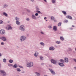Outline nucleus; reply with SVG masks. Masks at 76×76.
<instances>
[{
    "label": "nucleus",
    "instance_id": "obj_1",
    "mask_svg": "<svg viewBox=\"0 0 76 76\" xmlns=\"http://www.w3.org/2000/svg\"><path fill=\"white\" fill-rule=\"evenodd\" d=\"M19 29L20 31H24L25 30V26L24 25H21V26H20Z\"/></svg>",
    "mask_w": 76,
    "mask_h": 76
},
{
    "label": "nucleus",
    "instance_id": "obj_2",
    "mask_svg": "<svg viewBox=\"0 0 76 76\" xmlns=\"http://www.w3.org/2000/svg\"><path fill=\"white\" fill-rule=\"evenodd\" d=\"M26 65L27 67H31L34 66V63L32 62H29Z\"/></svg>",
    "mask_w": 76,
    "mask_h": 76
},
{
    "label": "nucleus",
    "instance_id": "obj_3",
    "mask_svg": "<svg viewBox=\"0 0 76 76\" xmlns=\"http://www.w3.org/2000/svg\"><path fill=\"white\" fill-rule=\"evenodd\" d=\"M0 72L1 73V75H2L3 76H6L7 75V74L5 72L4 70H1Z\"/></svg>",
    "mask_w": 76,
    "mask_h": 76
},
{
    "label": "nucleus",
    "instance_id": "obj_4",
    "mask_svg": "<svg viewBox=\"0 0 76 76\" xmlns=\"http://www.w3.org/2000/svg\"><path fill=\"white\" fill-rule=\"evenodd\" d=\"M26 39V37L25 36H22L21 37L20 40L21 41H24Z\"/></svg>",
    "mask_w": 76,
    "mask_h": 76
},
{
    "label": "nucleus",
    "instance_id": "obj_5",
    "mask_svg": "<svg viewBox=\"0 0 76 76\" xmlns=\"http://www.w3.org/2000/svg\"><path fill=\"white\" fill-rule=\"evenodd\" d=\"M0 33L1 35H4V34H6L5 30L3 29H1V30H0Z\"/></svg>",
    "mask_w": 76,
    "mask_h": 76
},
{
    "label": "nucleus",
    "instance_id": "obj_6",
    "mask_svg": "<svg viewBox=\"0 0 76 76\" xmlns=\"http://www.w3.org/2000/svg\"><path fill=\"white\" fill-rule=\"evenodd\" d=\"M50 61L53 64H56V63H57V60H54L52 59L50 60Z\"/></svg>",
    "mask_w": 76,
    "mask_h": 76
},
{
    "label": "nucleus",
    "instance_id": "obj_7",
    "mask_svg": "<svg viewBox=\"0 0 76 76\" xmlns=\"http://www.w3.org/2000/svg\"><path fill=\"white\" fill-rule=\"evenodd\" d=\"M6 29L7 30H10L11 29H12V27L11 26L9 25L6 28Z\"/></svg>",
    "mask_w": 76,
    "mask_h": 76
},
{
    "label": "nucleus",
    "instance_id": "obj_8",
    "mask_svg": "<svg viewBox=\"0 0 76 76\" xmlns=\"http://www.w3.org/2000/svg\"><path fill=\"white\" fill-rule=\"evenodd\" d=\"M55 50V48L53 47H51L49 48V50L50 51H53Z\"/></svg>",
    "mask_w": 76,
    "mask_h": 76
},
{
    "label": "nucleus",
    "instance_id": "obj_9",
    "mask_svg": "<svg viewBox=\"0 0 76 76\" xmlns=\"http://www.w3.org/2000/svg\"><path fill=\"white\" fill-rule=\"evenodd\" d=\"M31 18L33 19H37V17L35 16V15L33 14L31 16Z\"/></svg>",
    "mask_w": 76,
    "mask_h": 76
},
{
    "label": "nucleus",
    "instance_id": "obj_10",
    "mask_svg": "<svg viewBox=\"0 0 76 76\" xmlns=\"http://www.w3.org/2000/svg\"><path fill=\"white\" fill-rule=\"evenodd\" d=\"M72 51V49L70 48H68V49L67 50V52L69 54H70V53H69V51Z\"/></svg>",
    "mask_w": 76,
    "mask_h": 76
},
{
    "label": "nucleus",
    "instance_id": "obj_11",
    "mask_svg": "<svg viewBox=\"0 0 76 76\" xmlns=\"http://www.w3.org/2000/svg\"><path fill=\"white\" fill-rule=\"evenodd\" d=\"M52 75H55V72L53 70L50 69H49Z\"/></svg>",
    "mask_w": 76,
    "mask_h": 76
},
{
    "label": "nucleus",
    "instance_id": "obj_12",
    "mask_svg": "<svg viewBox=\"0 0 76 76\" xmlns=\"http://www.w3.org/2000/svg\"><path fill=\"white\" fill-rule=\"evenodd\" d=\"M66 18H67L69 19H71V20L72 19V17L70 15H67L66 16Z\"/></svg>",
    "mask_w": 76,
    "mask_h": 76
},
{
    "label": "nucleus",
    "instance_id": "obj_13",
    "mask_svg": "<svg viewBox=\"0 0 76 76\" xmlns=\"http://www.w3.org/2000/svg\"><path fill=\"white\" fill-rule=\"evenodd\" d=\"M35 75H36L37 76H41V74L40 73L37 72H35Z\"/></svg>",
    "mask_w": 76,
    "mask_h": 76
},
{
    "label": "nucleus",
    "instance_id": "obj_14",
    "mask_svg": "<svg viewBox=\"0 0 76 76\" xmlns=\"http://www.w3.org/2000/svg\"><path fill=\"white\" fill-rule=\"evenodd\" d=\"M59 65L61 67H63V66H64V64L63 63H59Z\"/></svg>",
    "mask_w": 76,
    "mask_h": 76
},
{
    "label": "nucleus",
    "instance_id": "obj_15",
    "mask_svg": "<svg viewBox=\"0 0 76 76\" xmlns=\"http://www.w3.org/2000/svg\"><path fill=\"white\" fill-rule=\"evenodd\" d=\"M39 54V53H38V52H36L34 54V56H35V57H37Z\"/></svg>",
    "mask_w": 76,
    "mask_h": 76
},
{
    "label": "nucleus",
    "instance_id": "obj_16",
    "mask_svg": "<svg viewBox=\"0 0 76 76\" xmlns=\"http://www.w3.org/2000/svg\"><path fill=\"white\" fill-rule=\"evenodd\" d=\"M1 39L3 40V41H5L6 40V38L5 37H1Z\"/></svg>",
    "mask_w": 76,
    "mask_h": 76
},
{
    "label": "nucleus",
    "instance_id": "obj_17",
    "mask_svg": "<svg viewBox=\"0 0 76 76\" xmlns=\"http://www.w3.org/2000/svg\"><path fill=\"white\" fill-rule=\"evenodd\" d=\"M64 60H65V61L66 63H68L69 62V60H68V58H64Z\"/></svg>",
    "mask_w": 76,
    "mask_h": 76
},
{
    "label": "nucleus",
    "instance_id": "obj_18",
    "mask_svg": "<svg viewBox=\"0 0 76 76\" xmlns=\"http://www.w3.org/2000/svg\"><path fill=\"white\" fill-rule=\"evenodd\" d=\"M3 8H6V7H7L8 5L7 4H5L3 5Z\"/></svg>",
    "mask_w": 76,
    "mask_h": 76
},
{
    "label": "nucleus",
    "instance_id": "obj_19",
    "mask_svg": "<svg viewBox=\"0 0 76 76\" xmlns=\"http://www.w3.org/2000/svg\"><path fill=\"white\" fill-rule=\"evenodd\" d=\"M2 15H4V16H6V17H7V16H8L7 14L5 12H3L2 13Z\"/></svg>",
    "mask_w": 76,
    "mask_h": 76
},
{
    "label": "nucleus",
    "instance_id": "obj_20",
    "mask_svg": "<svg viewBox=\"0 0 76 76\" xmlns=\"http://www.w3.org/2000/svg\"><path fill=\"white\" fill-rule=\"evenodd\" d=\"M53 30L55 31H57V26H54L53 27Z\"/></svg>",
    "mask_w": 76,
    "mask_h": 76
},
{
    "label": "nucleus",
    "instance_id": "obj_21",
    "mask_svg": "<svg viewBox=\"0 0 76 76\" xmlns=\"http://www.w3.org/2000/svg\"><path fill=\"white\" fill-rule=\"evenodd\" d=\"M62 12L63 14L64 15H67V13H66V12L65 11H62Z\"/></svg>",
    "mask_w": 76,
    "mask_h": 76
},
{
    "label": "nucleus",
    "instance_id": "obj_22",
    "mask_svg": "<svg viewBox=\"0 0 76 76\" xmlns=\"http://www.w3.org/2000/svg\"><path fill=\"white\" fill-rule=\"evenodd\" d=\"M15 19L17 21H19V18L18 17H16L15 18Z\"/></svg>",
    "mask_w": 76,
    "mask_h": 76
},
{
    "label": "nucleus",
    "instance_id": "obj_23",
    "mask_svg": "<svg viewBox=\"0 0 76 76\" xmlns=\"http://www.w3.org/2000/svg\"><path fill=\"white\" fill-rule=\"evenodd\" d=\"M13 67H14V68H17V67H18V65H17V64H15L13 66Z\"/></svg>",
    "mask_w": 76,
    "mask_h": 76
},
{
    "label": "nucleus",
    "instance_id": "obj_24",
    "mask_svg": "<svg viewBox=\"0 0 76 76\" xmlns=\"http://www.w3.org/2000/svg\"><path fill=\"white\" fill-rule=\"evenodd\" d=\"M60 39L61 41H64V37H63V36L60 37Z\"/></svg>",
    "mask_w": 76,
    "mask_h": 76
},
{
    "label": "nucleus",
    "instance_id": "obj_25",
    "mask_svg": "<svg viewBox=\"0 0 76 76\" xmlns=\"http://www.w3.org/2000/svg\"><path fill=\"white\" fill-rule=\"evenodd\" d=\"M50 18L51 20H54L55 18L53 16H51Z\"/></svg>",
    "mask_w": 76,
    "mask_h": 76
},
{
    "label": "nucleus",
    "instance_id": "obj_26",
    "mask_svg": "<svg viewBox=\"0 0 76 76\" xmlns=\"http://www.w3.org/2000/svg\"><path fill=\"white\" fill-rule=\"evenodd\" d=\"M60 62H62V63H64V61L63 59H61L60 60Z\"/></svg>",
    "mask_w": 76,
    "mask_h": 76
},
{
    "label": "nucleus",
    "instance_id": "obj_27",
    "mask_svg": "<svg viewBox=\"0 0 76 76\" xmlns=\"http://www.w3.org/2000/svg\"><path fill=\"white\" fill-rule=\"evenodd\" d=\"M9 61L10 63H13V61L12 59H10Z\"/></svg>",
    "mask_w": 76,
    "mask_h": 76
},
{
    "label": "nucleus",
    "instance_id": "obj_28",
    "mask_svg": "<svg viewBox=\"0 0 76 76\" xmlns=\"http://www.w3.org/2000/svg\"><path fill=\"white\" fill-rule=\"evenodd\" d=\"M20 23L19 21H17L16 22V23L17 25H20Z\"/></svg>",
    "mask_w": 76,
    "mask_h": 76
},
{
    "label": "nucleus",
    "instance_id": "obj_29",
    "mask_svg": "<svg viewBox=\"0 0 76 76\" xmlns=\"http://www.w3.org/2000/svg\"><path fill=\"white\" fill-rule=\"evenodd\" d=\"M56 44H60L61 43L60 41H56Z\"/></svg>",
    "mask_w": 76,
    "mask_h": 76
},
{
    "label": "nucleus",
    "instance_id": "obj_30",
    "mask_svg": "<svg viewBox=\"0 0 76 76\" xmlns=\"http://www.w3.org/2000/svg\"><path fill=\"white\" fill-rule=\"evenodd\" d=\"M64 22L65 23H67L68 22V20H64Z\"/></svg>",
    "mask_w": 76,
    "mask_h": 76
},
{
    "label": "nucleus",
    "instance_id": "obj_31",
    "mask_svg": "<svg viewBox=\"0 0 76 76\" xmlns=\"http://www.w3.org/2000/svg\"><path fill=\"white\" fill-rule=\"evenodd\" d=\"M16 70L18 72H20V71H21V70H20V68H17Z\"/></svg>",
    "mask_w": 76,
    "mask_h": 76
},
{
    "label": "nucleus",
    "instance_id": "obj_32",
    "mask_svg": "<svg viewBox=\"0 0 76 76\" xmlns=\"http://www.w3.org/2000/svg\"><path fill=\"white\" fill-rule=\"evenodd\" d=\"M8 66H9V67H11V66H13V64H8Z\"/></svg>",
    "mask_w": 76,
    "mask_h": 76
},
{
    "label": "nucleus",
    "instance_id": "obj_33",
    "mask_svg": "<svg viewBox=\"0 0 76 76\" xmlns=\"http://www.w3.org/2000/svg\"><path fill=\"white\" fill-rule=\"evenodd\" d=\"M25 10H26L27 12H30V10H29L25 8Z\"/></svg>",
    "mask_w": 76,
    "mask_h": 76
},
{
    "label": "nucleus",
    "instance_id": "obj_34",
    "mask_svg": "<svg viewBox=\"0 0 76 76\" xmlns=\"http://www.w3.org/2000/svg\"><path fill=\"white\" fill-rule=\"evenodd\" d=\"M61 22H60L58 24V25L59 26H61Z\"/></svg>",
    "mask_w": 76,
    "mask_h": 76
},
{
    "label": "nucleus",
    "instance_id": "obj_35",
    "mask_svg": "<svg viewBox=\"0 0 76 76\" xmlns=\"http://www.w3.org/2000/svg\"><path fill=\"white\" fill-rule=\"evenodd\" d=\"M52 2L53 3H56V0H52Z\"/></svg>",
    "mask_w": 76,
    "mask_h": 76
},
{
    "label": "nucleus",
    "instance_id": "obj_36",
    "mask_svg": "<svg viewBox=\"0 0 76 76\" xmlns=\"http://www.w3.org/2000/svg\"><path fill=\"white\" fill-rule=\"evenodd\" d=\"M3 62H4V63H6V58H4L3 59Z\"/></svg>",
    "mask_w": 76,
    "mask_h": 76
},
{
    "label": "nucleus",
    "instance_id": "obj_37",
    "mask_svg": "<svg viewBox=\"0 0 76 76\" xmlns=\"http://www.w3.org/2000/svg\"><path fill=\"white\" fill-rule=\"evenodd\" d=\"M40 60H43V58H44L43 57L41 56L40 57Z\"/></svg>",
    "mask_w": 76,
    "mask_h": 76
},
{
    "label": "nucleus",
    "instance_id": "obj_38",
    "mask_svg": "<svg viewBox=\"0 0 76 76\" xmlns=\"http://www.w3.org/2000/svg\"><path fill=\"white\" fill-rule=\"evenodd\" d=\"M40 44L41 45H44V43L42 42H41L40 43Z\"/></svg>",
    "mask_w": 76,
    "mask_h": 76
},
{
    "label": "nucleus",
    "instance_id": "obj_39",
    "mask_svg": "<svg viewBox=\"0 0 76 76\" xmlns=\"http://www.w3.org/2000/svg\"><path fill=\"white\" fill-rule=\"evenodd\" d=\"M36 12H37V13H41V12L37 10L36 11Z\"/></svg>",
    "mask_w": 76,
    "mask_h": 76
},
{
    "label": "nucleus",
    "instance_id": "obj_40",
    "mask_svg": "<svg viewBox=\"0 0 76 76\" xmlns=\"http://www.w3.org/2000/svg\"><path fill=\"white\" fill-rule=\"evenodd\" d=\"M3 21L2 20H0V24H2L3 23Z\"/></svg>",
    "mask_w": 76,
    "mask_h": 76
},
{
    "label": "nucleus",
    "instance_id": "obj_41",
    "mask_svg": "<svg viewBox=\"0 0 76 76\" xmlns=\"http://www.w3.org/2000/svg\"><path fill=\"white\" fill-rule=\"evenodd\" d=\"M19 67H20V68H21L22 69H23V67L22 66H19Z\"/></svg>",
    "mask_w": 76,
    "mask_h": 76
},
{
    "label": "nucleus",
    "instance_id": "obj_42",
    "mask_svg": "<svg viewBox=\"0 0 76 76\" xmlns=\"http://www.w3.org/2000/svg\"><path fill=\"white\" fill-rule=\"evenodd\" d=\"M53 21L54 22H57V20L55 19L53 20Z\"/></svg>",
    "mask_w": 76,
    "mask_h": 76
},
{
    "label": "nucleus",
    "instance_id": "obj_43",
    "mask_svg": "<svg viewBox=\"0 0 76 76\" xmlns=\"http://www.w3.org/2000/svg\"><path fill=\"white\" fill-rule=\"evenodd\" d=\"M36 10H39V8L37 7L36 8Z\"/></svg>",
    "mask_w": 76,
    "mask_h": 76
},
{
    "label": "nucleus",
    "instance_id": "obj_44",
    "mask_svg": "<svg viewBox=\"0 0 76 76\" xmlns=\"http://www.w3.org/2000/svg\"><path fill=\"white\" fill-rule=\"evenodd\" d=\"M35 15L36 16H38V13H35Z\"/></svg>",
    "mask_w": 76,
    "mask_h": 76
},
{
    "label": "nucleus",
    "instance_id": "obj_45",
    "mask_svg": "<svg viewBox=\"0 0 76 76\" xmlns=\"http://www.w3.org/2000/svg\"><path fill=\"white\" fill-rule=\"evenodd\" d=\"M48 28H52V27H51V26H48Z\"/></svg>",
    "mask_w": 76,
    "mask_h": 76
},
{
    "label": "nucleus",
    "instance_id": "obj_46",
    "mask_svg": "<svg viewBox=\"0 0 76 76\" xmlns=\"http://www.w3.org/2000/svg\"><path fill=\"white\" fill-rule=\"evenodd\" d=\"M29 18H27L26 19V20H27V21H29Z\"/></svg>",
    "mask_w": 76,
    "mask_h": 76
},
{
    "label": "nucleus",
    "instance_id": "obj_47",
    "mask_svg": "<svg viewBox=\"0 0 76 76\" xmlns=\"http://www.w3.org/2000/svg\"><path fill=\"white\" fill-rule=\"evenodd\" d=\"M31 2H34L35 0H30Z\"/></svg>",
    "mask_w": 76,
    "mask_h": 76
},
{
    "label": "nucleus",
    "instance_id": "obj_48",
    "mask_svg": "<svg viewBox=\"0 0 76 76\" xmlns=\"http://www.w3.org/2000/svg\"><path fill=\"white\" fill-rule=\"evenodd\" d=\"M1 45H4V43L3 42H2L1 43Z\"/></svg>",
    "mask_w": 76,
    "mask_h": 76
},
{
    "label": "nucleus",
    "instance_id": "obj_49",
    "mask_svg": "<svg viewBox=\"0 0 76 76\" xmlns=\"http://www.w3.org/2000/svg\"><path fill=\"white\" fill-rule=\"evenodd\" d=\"M73 60L74 61H75L76 63V59H73Z\"/></svg>",
    "mask_w": 76,
    "mask_h": 76
},
{
    "label": "nucleus",
    "instance_id": "obj_50",
    "mask_svg": "<svg viewBox=\"0 0 76 76\" xmlns=\"http://www.w3.org/2000/svg\"><path fill=\"white\" fill-rule=\"evenodd\" d=\"M41 34H44V32H42V31H41Z\"/></svg>",
    "mask_w": 76,
    "mask_h": 76
},
{
    "label": "nucleus",
    "instance_id": "obj_51",
    "mask_svg": "<svg viewBox=\"0 0 76 76\" xmlns=\"http://www.w3.org/2000/svg\"><path fill=\"white\" fill-rule=\"evenodd\" d=\"M45 2H47V0H43Z\"/></svg>",
    "mask_w": 76,
    "mask_h": 76
},
{
    "label": "nucleus",
    "instance_id": "obj_52",
    "mask_svg": "<svg viewBox=\"0 0 76 76\" xmlns=\"http://www.w3.org/2000/svg\"><path fill=\"white\" fill-rule=\"evenodd\" d=\"M70 29L71 30H72L73 29V28H70Z\"/></svg>",
    "mask_w": 76,
    "mask_h": 76
},
{
    "label": "nucleus",
    "instance_id": "obj_53",
    "mask_svg": "<svg viewBox=\"0 0 76 76\" xmlns=\"http://www.w3.org/2000/svg\"><path fill=\"white\" fill-rule=\"evenodd\" d=\"M1 64H0V68H1Z\"/></svg>",
    "mask_w": 76,
    "mask_h": 76
},
{
    "label": "nucleus",
    "instance_id": "obj_54",
    "mask_svg": "<svg viewBox=\"0 0 76 76\" xmlns=\"http://www.w3.org/2000/svg\"><path fill=\"white\" fill-rule=\"evenodd\" d=\"M72 27H73V28H74V27H75V26H74L73 25H72Z\"/></svg>",
    "mask_w": 76,
    "mask_h": 76
},
{
    "label": "nucleus",
    "instance_id": "obj_55",
    "mask_svg": "<svg viewBox=\"0 0 76 76\" xmlns=\"http://www.w3.org/2000/svg\"><path fill=\"white\" fill-rule=\"evenodd\" d=\"M0 56H1V54L0 53Z\"/></svg>",
    "mask_w": 76,
    "mask_h": 76
},
{
    "label": "nucleus",
    "instance_id": "obj_56",
    "mask_svg": "<svg viewBox=\"0 0 76 76\" xmlns=\"http://www.w3.org/2000/svg\"><path fill=\"white\" fill-rule=\"evenodd\" d=\"M43 64H44V63H42L41 64V65H43Z\"/></svg>",
    "mask_w": 76,
    "mask_h": 76
},
{
    "label": "nucleus",
    "instance_id": "obj_57",
    "mask_svg": "<svg viewBox=\"0 0 76 76\" xmlns=\"http://www.w3.org/2000/svg\"><path fill=\"white\" fill-rule=\"evenodd\" d=\"M45 19H46V17H45L44 19L45 20Z\"/></svg>",
    "mask_w": 76,
    "mask_h": 76
},
{
    "label": "nucleus",
    "instance_id": "obj_58",
    "mask_svg": "<svg viewBox=\"0 0 76 76\" xmlns=\"http://www.w3.org/2000/svg\"><path fill=\"white\" fill-rule=\"evenodd\" d=\"M0 39H1V38L0 37Z\"/></svg>",
    "mask_w": 76,
    "mask_h": 76
},
{
    "label": "nucleus",
    "instance_id": "obj_59",
    "mask_svg": "<svg viewBox=\"0 0 76 76\" xmlns=\"http://www.w3.org/2000/svg\"><path fill=\"white\" fill-rule=\"evenodd\" d=\"M21 73H24V72H21Z\"/></svg>",
    "mask_w": 76,
    "mask_h": 76
},
{
    "label": "nucleus",
    "instance_id": "obj_60",
    "mask_svg": "<svg viewBox=\"0 0 76 76\" xmlns=\"http://www.w3.org/2000/svg\"><path fill=\"white\" fill-rule=\"evenodd\" d=\"M39 18H41V17H40V16H39Z\"/></svg>",
    "mask_w": 76,
    "mask_h": 76
},
{
    "label": "nucleus",
    "instance_id": "obj_61",
    "mask_svg": "<svg viewBox=\"0 0 76 76\" xmlns=\"http://www.w3.org/2000/svg\"><path fill=\"white\" fill-rule=\"evenodd\" d=\"M37 18H39V17H38Z\"/></svg>",
    "mask_w": 76,
    "mask_h": 76
},
{
    "label": "nucleus",
    "instance_id": "obj_62",
    "mask_svg": "<svg viewBox=\"0 0 76 76\" xmlns=\"http://www.w3.org/2000/svg\"><path fill=\"white\" fill-rule=\"evenodd\" d=\"M75 50L76 51V48L75 49Z\"/></svg>",
    "mask_w": 76,
    "mask_h": 76
},
{
    "label": "nucleus",
    "instance_id": "obj_63",
    "mask_svg": "<svg viewBox=\"0 0 76 76\" xmlns=\"http://www.w3.org/2000/svg\"><path fill=\"white\" fill-rule=\"evenodd\" d=\"M46 21H47V20H46Z\"/></svg>",
    "mask_w": 76,
    "mask_h": 76
}]
</instances>
